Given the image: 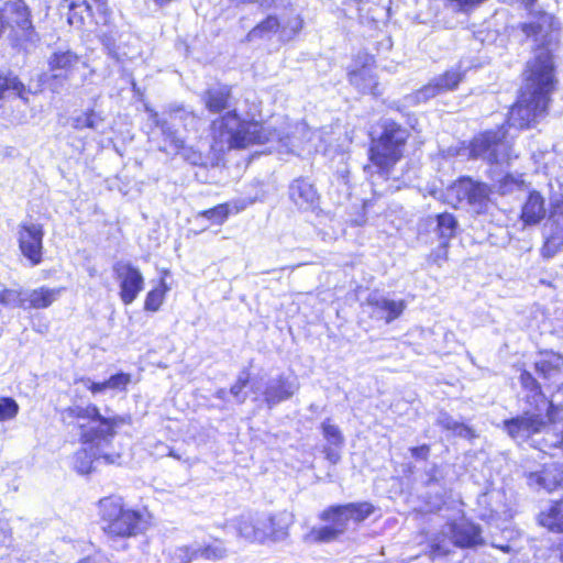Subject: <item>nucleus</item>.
<instances>
[{"mask_svg":"<svg viewBox=\"0 0 563 563\" xmlns=\"http://www.w3.org/2000/svg\"><path fill=\"white\" fill-rule=\"evenodd\" d=\"M212 148L217 152L245 148L253 144L276 143V150L296 153L310 141L313 132L305 123L291 125L287 119L262 123L242 120L235 110L228 111L211 124Z\"/></svg>","mask_w":563,"mask_h":563,"instance_id":"nucleus-1","label":"nucleus"},{"mask_svg":"<svg viewBox=\"0 0 563 563\" xmlns=\"http://www.w3.org/2000/svg\"><path fill=\"white\" fill-rule=\"evenodd\" d=\"M554 86L553 62L549 49L541 47L528 62L525 85L518 102L510 109L507 123L529 128L547 112Z\"/></svg>","mask_w":563,"mask_h":563,"instance_id":"nucleus-2","label":"nucleus"},{"mask_svg":"<svg viewBox=\"0 0 563 563\" xmlns=\"http://www.w3.org/2000/svg\"><path fill=\"white\" fill-rule=\"evenodd\" d=\"M409 134L400 124L386 120L382 124L378 137L373 139L369 147L371 165L364 170L373 176V169L379 176L387 177L393 167L401 159Z\"/></svg>","mask_w":563,"mask_h":563,"instance_id":"nucleus-3","label":"nucleus"},{"mask_svg":"<svg viewBox=\"0 0 563 563\" xmlns=\"http://www.w3.org/2000/svg\"><path fill=\"white\" fill-rule=\"evenodd\" d=\"M98 510L100 527L111 540L131 538L144 529L143 516L125 507L120 497L109 496L100 499Z\"/></svg>","mask_w":563,"mask_h":563,"instance_id":"nucleus-4","label":"nucleus"},{"mask_svg":"<svg viewBox=\"0 0 563 563\" xmlns=\"http://www.w3.org/2000/svg\"><path fill=\"white\" fill-rule=\"evenodd\" d=\"M479 526L470 521L462 511L450 519L431 540L433 556L448 555L453 547L472 548L483 543Z\"/></svg>","mask_w":563,"mask_h":563,"instance_id":"nucleus-5","label":"nucleus"},{"mask_svg":"<svg viewBox=\"0 0 563 563\" xmlns=\"http://www.w3.org/2000/svg\"><path fill=\"white\" fill-rule=\"evenodd\" d=\"M60 417L62 420L68 424L74 423L76 420L98 422L99 426L97 429L85 431L81 434V439L85 443L97 442V445H99L100 442H107L112 438L114 434V428L125 422L123 417L115 416L106 418L101 416L99 409L95 405H88L87 407L77 405L70 406L62 410Z\"/></svg>","mask_w":563,"mask_h":563,"instance_id":"nucleus-6","label":"nucleus"},{"mask_svg":"<svg viewBox=\"0 0 563 563\" xmlns=\"http://www.w3.org/2000/svg\"><path fill=\"white\" fill-rule=\"evenodd\" d=\"M5 30H10L12 46L23 47L24 43H35L38 35L31 20V11L23 0L7 1L0 7Z\"/></svg>","mask_w":563,"mask_h":563,"instance_id":"nucleus-7","label":"nucleus"},{"mask_svg":"<svg viewBox=\"0 0 563 563\" xmlns=\"http://www.w3.org/2000/svg\"><path fill=\"white\" fill-rule=\"evenodd\" d=\"M470 155L489 164L508 163L512 157H517L512 154V144L504 126L476 136L471 142Z\"/></svg>","mask_w":563,"mask_h":563,"instance_id":"nucleus-8","label":"nucleus"},{"mask_svg":"<svg viewBox=\"0 0 563 563\" xmlns=\"http://www.w3.org/2000/svg\"><path fill=\"white\" fill-rule=\"evenodd\" d=\"M146 111L148 112L150 120L161 129L165 141L169 142L175 151H185V140L178 134L175 125L183 123L187 128L188 123H192L196 120L195 115L183 108L170 110L165 119H161L158 113L152 109L146 108Z\"/></svg>","mask_w":563,"mask_h":563,"instance_id":"nucleus-9","label":"nucleus"},{"mask_svg":"<svg viewBox=\"0 0 563 563\" xmlns=\"http://www.w3.org/2000/svg\"><path fill=\"white\" fill-rule=\"evenodd\" d=\"M374 511V507L369 503H352L341 506H332L324 510L320 518L330 522L340 534L347 529L349 522H362Z\"/></svg>","mask_w":563,"mask_h":563,"instance_id":"nucleus-10","label":"nucleus"},{"mask_svg":"<svg viewBox=\"0 0 563 563\" xmlns=\"http://www.w3.org/2000/svg\"><path fill=\"white\" fill-rule=\"evenodd\" d=\"M113 275L119 284V296L124 305H131L144 289L141 271L130 262L119 261L113 264Z\"/></svg>","mask_w":563,"mask_h":563,"instance_id":"nucleus-11","label":"nucleus"},{"mask_svg":"<svg viewBox=\"0 0 563 563\" xmlns=\"http://www.w3.org/2000/svg\"><path fill=\"white\" fill-rule=\"evenodd\" d=\"M47 64L52 73L47 81L54 92H59L65 84L71 79L77 67L82 63L77 54L67 49L54 52L49 56Z\"/></svg>","mask_w":563,"mask_h":563,"instance_id":"nucleus-12","label":"nucleus"},{"mask_svg":"<svg viewBox=\"0 0 563 563\" xmlns=\"http://www.w3.org/2000/svg\"><path fill=\"white\" fill-rule=\"evenodd\" d=\"M43 227L38 223L24 222L18 228L19 249L32 266L43 260Z\"/></svg>","mask_w":563,"mask_h":563,"instance_id":"nucleus-13","label":"nucleus"},{"mask_svg":"<svg viewBox=\"0 0 563 563\" xmlns=\"http://www.w3.org/2000/svg\"><path fill=\"white\" fill-rule=\"evenodd\" d=\"M374 57L367 53H361L353 60L349 69V81L363 93L376 95L377 81L373 71Z\"/></svg>","mask_w":563,"mask_h":563,"instance_id":"nucleus-14","label":"nucleus"},{"mask_svg":"<svg viewBox=\"0 0 563 563\" xmlns=\"http://www.w3.org/2000/svg\"><path fill=\"white\" fill-rule=\"evenodd\" d=\"M544 427L545 421L540 415L529 412L504 421V430L512 440L519 443L541 432Z\"/></svg>","mask_w":563,"mask_h":563,"instance_id":"nucleus-15","label":"nucleus"},{"mask_svg":"<svg viewBox=\"0 0 563 563\" xmlns=\"http://www.w3.org/2000/svg\"><path fill=\"white\" fill-rule=\"evenodd\" d=\"M367 305L371 307V317L382 320L386 324L398 319L407 307L406 301L402 299L395 300L376 292L368 296Z\"/></svg>","mask_w":563,"mask_h":563,"instance_id":"nucleus-16","label":"nucleus"},{"mask_svg":"<svg viewBox=\"0 0 563 563\" xmlns=\"http://www.w3.org/2000/svg\"><path fill=\"white\" fill-rule=\"evenodd\" d=\"M543 254L553 256L563 246V206H558L544 227Z\"/></svg>","mask_w":563,"mask_h":563,"instance_id":"nucleus-17","label":"nucleus"},{"mask_svg":"<svg viewBox=\"0 0 563 563\" xmlns=\"http://www.w3.org/2000/svg\"><path fill=\"white\" fill-rule=\"evenodd\" d=\"M520 4L536 19L533 22L522 24V32L528 37H534L538 41L539 36L550 31L554 23V16L543 11L537 10V0H519Z\"/></svg>","mask_w":563,"mask_h":563,"instance_id":"nucleus-18","label":"nucleus"},{"mask_svg":"<svg viewBox=\"0 0 563 563\" xmlns=\"http://www.w3.org/2000/svg\"><path fill=\"white\" fill-rule=\"evenodd\" d=\"M537 374L548 382V386L560 389L563 386V358L556 354L542 356L534 364Z\"/></svg>","mask_w":563,"mask_h":563,"instance_id":"nucleus-19","label":"nucleus"},{"mask_svg":"<svg viewBox=\"0 0 563 563\" xmlns=\"http://www.w3.org/2000/svg\"><path fill=\"white\" fill-rule=\"evenodd\" d=\"M289 198L302 210L316 208L319 201L317 189L305 178H297L290 184Z\"/></svg>","mask_w":563,"mask_h":563,"instance_id":"nucleus-20","label":"nucleus"},{"mask_svg":"<svg viewBox=\"0 0 563 563\" xmlns=\"http://www.w3.org/2000/svg\"><path fill=\"white\" fill-rule=\"evenodd\" d=\"M260 520L268 522V525L261 527L265 533V542L280 541L288 536V528L292 523V516L288 512L276 515L260 514Z\"/></svg>","mask_w":563,"mask_h":563,"instance_id":"nucleus-21","label":"nucleus"},{"mask_svg":"<svg viewBox=\"0 0 563 563\" xmlns=\"http://www.w3.org/2000/svg\"><path fill=\"white\" fill-rule=\"evenodd\" d=\"M268 525L265 520H260V514L241 516L235 520L234 527L239 537L249 542H265V533L261 529Z\"/></svg>","mask_w":563,"mask_h":563,"instance_id":"nucleus-22","label":"nucleus"},{"mask_svg":"<svg viewBox=\"0 0 563 563\" xmlns=\"http://www.w3.org/2000/svg\"><path fill=\"white\" fill-rule=\"evenodd\" d=\"M95 442L85 443V448L78 450L73 459L74 468L80 474H88L92 470L93 462L103 459L106 463L113 464L119 460V455L100 454L95 452Z\"/></svg>","mask_w":563,"mask_h":563,"instance_id":"nucleus-23","label":"nucleus"},{"mask_svg":"<svg viewBox=\"0 0 563 563\" xmlns=\"http://www.w3.org/2000/svg\"><path fill=\"white\" fill-rule=\"evenodd\" d=\"M299 388L296 379H286L279 377L272 379L267 384L264 396L265 401L269 407H273L288 398H290Z\"/></svg>","mask_w":563,"mask_h":563,"instance_id":"nucleus-24","label":"nucleus"},{"mask_svg":"<svg viewBox=\"0 0 563 563\" xmlns=\"http://www.w3.org/2000/svg\"><path fill=\"white\" fill-rule=\"evenodd\" d=\"M563 483V470L556 464L545 465L541 472L529 475V485L542 487L549 492Z\"/></svg>","mask_w":563,"mask_h":563,"instance_id":"nucleus-25","label":"nucleus"},{"mask_svg":"<svg viewBox=\"0 0 563 563\" xmlns=\"http://www.w3.org/2000/svg\"><path fill=\"white\" fill-rule=\"evenodd\" d=\"M62 288L40 287L25 290L26 309H45L55 302L62 292Z\"/></svg>","mask_w":563,"mask_h":563,"instance_id":"nucleus-26","label":"nucleus"},{"mask_svg":"<svg viewBox=\"0 0 563 563\" xmlns=\"http://www.w3.org/2000/svg\"><path fill=\"white\" fill-rule=\"evenodd\" d=\"M202 100L210 112H221L230 107L231 89L225 85L211 87L203 93Z\"/></svg>","mask_w":563,"mask_h":563,"instance_id":"nucleus-27","label":"nucleus"},{"mask_svg":"<svg viewBox=\"0 0 563 563\" xmlns=\"http://www.w3.org/2000/svg\"><path fill=\"white\" fill-rule=\"evenodd\" d=\"M545 216L543 197L537 192H530L527 201L522 206L521 220L527 225L539 223Z\"/></svg>","mask_w":563,"mask_h":563,"instance_id":"nucleus-28","label":"nucleus"},{"mask_svg":"<svg viewBox=\"0 0 563 563\" xmlns=\"http://www.w3.org/2000/svg\"><path fill=\"white\" fill-rule=\"evenodd\" d=\"M538 521L553 532H563V498L539 514Z\"/></svg>","mask_w":563,"mask_h":563,"instance_id":"nucleus-29","label":"nucleus"},{"mask_svg":"<svg viewBox=\"0 0 563 563\" xmlns=\"http://www.w3.org/2000/svg\"><path fill=\"white\" fill-rule=\"evenodd\" d=\"M282 22L274 15H268L265 20L254 26L246 35L249 42L271 40L275 34L280 36Z\"/></svg>","mask_w":563,"mask_h":563,"instance_id":"nucleus-30","label":"nucleus"},{"mask_svg":"<svg viewBox=\"0 0 563 563\" xmlns=\"http://www.w3.org/2000/svg\"><path fill=\"white\" fill-rule=\"evenodd\" d=\"M437 424L446 431H451L454 435L464 439H472L475 437V432L468 426L456 421L446 412H440L437 418Z\"/></svg>","mask_w":563,"mask_h":563,"instance_id":"nucleus-31","label":"nucleus"},{"mask_svg":"<svg viewBox=\"0 0 563 563\" xmlns=\"http://www.w3.org/2000/svg\"><path fill=\"white\" fill-rule=\"evenodd\" d=\"M102 123L103 118L95 110L81 112L80 114L71 118V126L79 131L84 129L99 131V128L102 125Z\"/></svg>","mask_w":563,"mask_h":563,"instance_id":"nucleus-32","label":"nucleus"},{"mask_svg":"<svg viewBox=\"0 0 563 563\" xmlns=\"http://www.w3.org/2000/svg\"><path fill=\"white\" fill-rule=\"evenodd\" d=\"M437 221V233L443 242H449L452 239L457 230V220L451 213L444 212L440 213L435 217Z\"/></svg>","mask_w":563,"mask_h":563,"instance_id":"nucleus-33","label":"nucleus"},{"mask_svg":"<svg viewBox=\"0 0 563 563\" xmlns=\"http://www.w3.org/2000/svg\"><path fill=\"white\" fill-rule=\"evenodd\" d=\"M473 180L461 178L448 189V196L457 203H468L470 195L473 189Z\"/></svg>","mask_w":563,"mask_h":563,"instance_id":"nucleus-34","label":"nucleus"},{"mask_svg":"<svg viewBox=\"0 0 563 563\" xmlns=\"http://www.w3.org/2000/svg\"><path fill=\"white\" fill-rule=\"evenodd\" d=\"M340 534L339 531L330 523L324 527L313 528L306 536L307 543H328L335 540Z\"/></svg>","mask_w":563,"mask_h":563,"instance_id":"nucleus-35","label":"nucleus"},{"mask_svg":"<svg viewBox=\"0 0 563 563\" xmlns=\"http://www.w3.org/2000/svg\"><path fill=\"white\" fill-rule=\"evenodd\" d=\"M489 189L485 184L473 183L468 206L476 212H482L488 202Z\"/></svg>","mask_w":563,"mask_h":563,"instance_id":"nucleus-36","label":"nucleus"},{"mask_svg":"<svg viewBox=\"0 0 563 563\" xmlns=\"http://www.w3.org/2000/svg\"><path fill=\"white\" fill-rule=\"evenodd\" d=\"M168 287L164 280V278L161 279L159 282V286L153 290H151L147 295H146V298H145V302H144V309L147 310V311H157L163 301H164V297H165V294L168 291Z\"/></svg>","mask_w":563,"mask_h":563,"instance_id":"nucleus-37","label":"nucleus"},{"mask_svg":"<svg viewBox=\"0 0 563 563\" xmlns=\"http://www.w3.org/2000/svg\"><path fill=\"white\" fill-rule=\"evenodd\" d=\"M463 79V74L460 69H450L445 71L443 75L434 78V81L438 82L440 90L442 92H446L450 90H454L459 84Z\"/></svg>","mask_w":563,"mask_h":563,"instance_id":"nucleus-38","label":"nucleus"},{"mask_svg":"<svg viewBox=\"0 0 563 563\" xmlns=\"http://www.w3.org/2000/svg\"><path fill=\"white\" fill-rule=\"evenodd\" d=\"M5 91H13L19 97L23 98L25 86L19 78L12 74L0 75V99Z\"/></svg>","mask_w":563,"mask_h":563,"instance_id":"nucleus-39","label":"nucleus"},{"mask_svg":"<svg viewBox=\"0 0 563 563\" xmlns=\"http://www.w3.org/2000/svg\"><path fill=\"white\" fill-rule=\"evenodd\" d=\"M280 22L282 41L291 40L302 29V19L298 14L289 16L288 19H282Z\"/></svg>","mask_w":563,"mask_h":563,"instance_id":"nucleus-40","label":"nucleus"},{"mask_svg":"<svg viewBox=\"0 0 563 563\" xmlns=\"http://www.w3.org/2000/svg\"><path fill=\"white\" fill-rule=\"evenodd\" d=\"M0 303L26 309L25 290L4 289L0 292Z\"/></svg>","mask_w":563,"mask_h":563,"instance_id":"nucleus-41","label":"nucleus"},{"mask_svg":"<svg viewBox=\"0 0 563 563\" xmlns=\"http://www.w3.org/2000/svg\"><path fill=\"white\" fill-rule=\"evenodd\" d=\"M196 559H199L198 543L178 547L172 554V560L175 563H190Z\"/></svg>","mask_w":563,"mask_h":563,"instance_id":"nucleus-42","label":"nucleus"},{"mask_svg":"<svg viewBox=\"0 0 563 563\" xmlns=\"http://www.w3.org/2000/svg\"><path fill=\"white\" fill-rule=\"evenodd\" d=\"M199 549V559L217 561L225 556L227 550L222 545L221 542L217 541L212 544L200 545Z\"/></svg>","mask_w":563,"mask_h":563,"instance_id":"nucleus-43","label":"nucleus"},{"mask_svg":"<svg viewBox=\"0 0 563 563\" xmlns=\"http://www.w3.org/2000/svg\"><path fill=\"white\" fill-rule=\"evenodd\" d=\"M231 212L229 203L218 205L200 213L201 217L211 220L216 224H222Z\"/></svg>","mask_w":563,"mask_h":563,"instance_id":"nucleus-44","label":"nucleus"},{"mask_svg":"<svg viewBox=\"0 0 563 563\" xmlns=\"http://www.w3.org/2000/svg\"><path fill=\"white\" fill-rule=\"evenodd\" d=\"M442 93L440 90V87L434 79L426 85L423 88L415 92L413 96L410 97L411 100H413V103H420L426 102L430 98L435 97L437 95Z\"/></svg>","mask_w":563,"mask_h":563,"instance_id":"nucleus-45","label":"nucleus"},{"mask_svg":"<svg viewBox=\"0 0 563 563\" xmlns=\"http://www.w3.org/2000/svg\"><path fill=\"white\" fill-rule=\"evenodd\" d=\"M19 412L18 402L10 397H0V421L11 420Z\"/></svg>","mask_w":563,"mask_h":563,"instance_id":"nucleus-46","label":"nucleus"},{"mask_svg":"<svg viewBox=\"0 0 563 563\" xmlns=\"http://www.w3.org/2000/svg\"><path fill=\"white\" fill-rule=\"evenodd\" d=\"M322 432L330 444L334 446H340L343 444V435L340 429L332 424L329 419L322 423Z\"/></svg>","mask_w":563,"mask_h":563,"instance_id":"nucleus-47","label":"nucleus"},{"mask_svg":"<svg viewBox=\"0 0 563 563\" xmlns=\"http://www.w3.org/2000/svg\"><path fill=\"white\" fill-rule=\"evenodd\" d=\"M249 383V374L241 373L234 383V385L230 389V394L236 399L239 404H243L246 400V394L243 393V389L246 387Z\"/></svg>","mask_w":563,"mask_h":563,"instance_id":"nucleus-48","label":"nucleus"},{"mask_svg":"<svg viewBox=\"0 0 563 563\" xmlns=\"http://www.w3.org/2000/svg\"><path fill=\"white\" fill-rule=\"evenodd\" d=\"M427 485H441L445 477V472L442 466L433 464L429 470L426 471Z\"/></svg>","mask_w":563,"mask_h":563,"instance_id":"nucleus-49","label":"nucleus"},{"mask_svg":"<svg viewBox=\"0 0 563 563\" xmlns=\"http://www.w3.org/2000/svg\"><path fill=\"white\" fill-rule=\"evenodd\" d=\"M131 382L130 374L119 373L112 375L109 379H107L108 389H125L126 385Z\"/></svg>","mask_w":563,"mask_h":563,"instance_id":"nucleus-50","label":"nucleus"},{"mask_svg":"<svg viewBox=\"0 0 563 563\" xmlns=\"http://www.w3.org/2000/svg\"><path fill=\"white\" fill-rule=\"evenodd\" d=\"M520 382L525 389L541 395V386L531 373L523 371L520 375Z\"/></svg>","mask_w":563,"mask_h":563,"instance_id":"nucleus-51","label":"nucleus"},{"mask_svg":"<svg viewBox=\"0 0 563 563\" xmlns=\"http://www.w3.org/2000/svg\"><path fill=\"white\" fill-rule=\"evenodd\" d=\"M522 184V180L515 178L514 176H505L500 181L499 190L503 195L510 192L515 188H519Z\"/></svg>","mask_w":563,"mask_h":563,"instance_id":"nucleus-52","label":"nucleus"},{"mask_svg":"<svg viewBox=\"0 0 563 563\" xmlns=\"http://www.w3.org/2000/svg\"><path fill=\"white\" fill-rule=\"evenodd\" d=\"M448 258V243L442 242L440 246L430 254V261L437 265H441L442 262Z\"/></svg>","mask_w":563,"mask_h":563,"instance_id":"nucleus-53","label":"nucleus"},{"mask_svg":"<svg viewBox=\"0 0 563 563\" xmlns=\"http://www.w3.org/2000/svg\"><path fill=\"white\" fill-rule=\"evenodd\" d=\"M80 382L92 394H98L108 389L107 380L101 383H95L90 378H81Z\"/></svg>","mask_w":563,"mask_h":563,"instance_id":"nucleus-54","label":"nucleus"},{"mask_svg":"<svg viewBox=\"0 0 563 563\" xmlns=\"http://www.w3.org/2000/svg\"><path fill=\"white\" fill-rule=\"evenodd\" d=\"M410 452H411L412 457H415V459L427 460L429 456V453H430V448H429V445L423 444L420 446L411 448Z\"/></svg>","mask_w":563,"mask_h":563,"instance_id":"nucleus-55","label":"nucleus"},{"mask_svg":"<svg viewBox=\"0 0 563 563\" xmlns=\"http://www.w3.org/2000/svg\"><path fill=\"white\" fill-rule=\"evenodd\" d=\"M562 409L559 406H555L553 402H549V407L547 410V417L550 422L555 423L560 419V415Z\"/></svg>","mask_w":563,"mask_h":563,"instance_id":"nucleus-56","label":"nucleus"},{"mask_svg":"<svg viewBox=\"0 0 563 563\" xmlns=\"http://www.w3.org/2000/svg\"><path fill=\"white\" fill-rule=\"evenodd\" d=\"M101 42L108 48L109 52H113L115 48V40L111 34L101 35Z\"/></svg>","mask_w":563,"mask_h":563,"instance_id":"nucleus-57","label":"nucleus"},{"mask_svg":"<svg viewBox=\"0 0 563 563\" xmlns=\"http://www.w3.org/2000/svg\"><path fill=\"white\" fill-rule=\"evenodd\" d=\"M325 454H327V459L332 462V463H336L339 461V454L336 452H334L333 450L331 449H328L325 450Z\"/></svg>","mask_w":563,"mask_h":563,"instance_id":"nucleus-58","label":"nucleus"},{"mask_svg":"<svg viewBox=\"0 0 563 563\" xmlns=\"http://www.w3.org/2000/svg\"><path fill=\"white\" fill-rule=\"evenodd\" d=\"M186 158L194 165L201 164L202 158L200 154L192 153L190 156H186Z\"/></svg>","mask_w":563,"mask_h":563,"instance_id":"nucleus-59","label":"nucleus"},{"mask_svg":"<svg viewBox=\"0 0 563 563\" xmlns=\"http://www.w3.org/2000/svg\"><path fill=\"white\" fill-rule=\"evenodd\" d=\"M227 395H228V393H227V390H225V389H223V388L218 389V390L216 391V394H214L216 398H218V399H220V400H225V399H227Z\"/></svg>","mask_w":563,"mask_h":563,"instance_id":"nucleus-60","label":"nucleus"},{"mask_svg":"<svg viewBox=\"0 0 563 563\" xmlns=\"http://www.w3.org/2000/svg\"><path fill=\"white\" fill-rule=\"evenodd\" d=\"M100 7H104L107 4V0H93Z\"/></svg>","mask_w":563,"mask_h":563,"instance_id":"nucleus-61","label":"nucleus"},{"mask_svg":"<svg viewBox=\"0 0 563 563\" xmlns=\"http://www.w3.org/2000/svg\"><path fill=\"white\" fill-rule=\"evenodd\" d=\"M244 208H245L244 205H242V206H234V211L238 213V212L242 211Z\"/></svg>","mask_w":563,"mask_h":563,"instance_id":"nucleus-62","label":"nucleus"},{"mask_svg":"<svg viewBox=\"0 0 563 563\" xmlns=\"http://www.w3.org/2000/svg\"><path fill=\"white\" fill-rule=\"evenodd\" d=\"M78 563H95V561H92L91 559H84V560L79 561Z\"/></svg>","mask_w":563,"mask_h":563,"instance_id":"nucleus-63","label":"nucleus"},{"mask_svg":"<svg viewBox=\"0 0 563 563\" xmlns=\"http://www.w3.org/2000/svg\"><path fill=\"white\" fill-rule=\"evenodd\" d=\"M560 560L563 563V545L560 549Z\"/></svg>","mask_w":563,"mask_h":563,"instance_id":"nucleus-64","label":"nucleus"}]
</instances>
